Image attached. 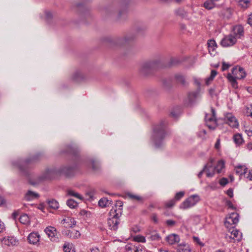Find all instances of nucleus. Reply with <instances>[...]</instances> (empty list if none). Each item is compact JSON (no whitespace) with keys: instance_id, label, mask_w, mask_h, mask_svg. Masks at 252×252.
Listing matches in <instances>:
<instances>
[{"instance_id":"obj_1","label":"nucleus","mask_w":252,"mask_h":252,"mask_svg":"<svg viewBox=\"0 0 252 252\" xmlns=\"http://www.w3.org/2000/svg\"><path fill=\"white\" fill-rule=\"evenodd\" d=\"M167 124L165 120H162L159 124L155 125L153 127L152 139L157 148L162 145L163 140L168 134V132L166 130Z\"/></svg>"},{"instance_id":"obj_2","label":"nucleus","mask_w":252,"mask_h":252,"mask_svg":"<svg viewBox=\"0 0 252 252\" xmlns=\"http://www.w3.org/2000/svg\"><path fill=\"white\" fill-rule=\"evenodd\" d=\"M123 203L122 201L118 200L116 202L114 207L110 211V218L108 219V225L109 229L116 230L118 228L119 223V217L122 212Z\"/></svg>"},{"instance_id":"obj_3","label":"nucleus","mask_w":252,"mask_h":252,"mask_svg":"<svg viewBox=\"0 0 252 252\" xmlns=\"http://www.w3.org/2000/svg\"><path fill=\"white\" fill-rule=\"evenodd\" d=\"M199 200L200 197L198 195H192L181 203L180 208L184 210L187 209L194 206Z\"/></svg>"},{"instance_id":"obj_4","label":"nucleus","mask_w":252,"mask_h":252,"mask_svg":"<svg viewBox=\"0 0 252 252\" xmlns=\"http://www.w3.org/2000/svg\"><path fill=\"white\" fill-rule=\"evenodd\" d=\"M159 62L158 61H152L144 63L141 66L140 72L141 73L146 75L151 70L158 66Z\"/></svg>"},{"instance_id":"obj_5","label":"nucleus","mask_w":252,"mask_h":252,"mask_svg":"<svg viewBox=\"0 0 252 252\" xmlns=\"http://www.w3.org/2000/svg\"><path fill=\"white\" fill-rule=\"evenodd\" d=\"M237 40L232 34L230 33L227 35H225L221 40L220 44L222 47H227L232 46L235 44Z\"/></svg>"},{"instance_id":"obj_6","label":"nucleus","mask_w":252,"mask_h":252,"mask_svg":"<svg viewBox=\"0 0 252 252\" xmlns=\"http://www.w3.org/2000/svg\"><path fill=\"white\" fill-rule=\"evenodd\" d=\"M244 27L241 25H238L233 27L230 33L237 40L238 39H243L244 37Z\"/></svg>"},{"instance_id":"obj_7","label":"nucleus","mask_w":252,"mask_h":252,"mask_svg":"<svg viewBox=\"0 0 252 252\" xmlns=\"http://www.w3.org/2000/svg\"><path fill=\"white\" fill-rule=\"evenodd\" d=\"M37 156H38V155L33 157L30 158H28L25 160L22 161L20 164H17V166L18 167L20 171L22 172L23 175L25 176H27L28 175L27 165L32 161H35L37 158Z\"/></svg>"},{"instance_id":"obj_8","label":"nucleus","mask_w":252,"mask_h":252,"mask_svg":"<svg viewBox=\"0 0 252 252\" xmlns=\"http://www.w3.org/2000/svg\"><path fill=\"white\" fill-rule=\"evenodd\" d=\"M232 74L235 76L238 79L244 78L246 76V73L244 69L239 66H236L233 67L231 70Z\"/></svg>"},{"instance_id":"obj_9","label":"nucleus","mask_w":252,"mask_h":252,"mask_svg":"<svg viewBox=\"0 0 252 252\" xmlns=\"http://www.w3.org/2000/svg\"><path fill=\"white\" fill-rule=\"evenodd\" d=\"M1 242L3 245L8 247L17 246L18 244V240L13 236H7L3 237Z\"/></svg>"},{"instance_id":"obj_10","label":"nucleus","mask_w":252,"mask_h":252,"mask_svg":"<svg viewBox=\"0 0 252 252\" xmlns=\"http://www.w3.org/2000/svg\"><path fill=\"white\" fill-rule=\"evenodd\" d=\"M90 164L92 170L95 172H98L101 170V164L99 160L95 158L90 159Z\"/></svg>"},{"instance_id":"obj_11","label":"nucleus","mask_w":252,"mask_h":252,"mask_svg":"<svg viewBox=\"0 0 252 252\" xmlns=\"http://www.w3.org/2000/svg\"><path fill=\"white\" fill-rule=\"evenodd\" d=\"M205 120L207 126L210 128L214 129L216 126V118L214 117H208V115L206 114L205 116Z\"/></svg>"},{"instance_id":"obj_12","label":"nucleus","mask_w":252,"mask_h":252,"mask_svg":"<svg viewBox=\"0 0 252 252\" xmlns=\"http://www.w3.org/2000/svg\"><path fill=\"white\" fill-rule=\"evenodd\" d=\"M146 237L148 239L151 241H159L161 240L159 234L155 230L147 232Z\"/></svg>"},{"instance_id":"obj_13","label":"nucleus","mask_w":252,"mask_h":252,"mask_svg":"<svg viewBox=\"0 0 252 252\" xmlns=\"http://www.w3.org/2000/svg\"><path fill=\"white\" fill-rule=\"evenodd\" d=\"M180 237L176 234H171L166 237V240L170 245H173L179 242Z\"/></svg>"},{"instance_id":"obj_14","label":"nucleus","mask_w":252,"mask_h":252,"mask_svg":"<svg viewBox=\"0 0 252 252\" xmlns=\"http://www.w3.org/2000/svg\"><path fill=\"white\" fill-rule=\"evenodd\" d=\"M63 153L72 155L73 156H76L77 154V146L72 143L67 145L65 147V151Z\"/></svg>"},{"instance_id":"obj_15","label":"nucleus","mask_w":252,"mask_h":252,"mask_svg":"<svg viewBox=\"0 0 252 252\" xmlns=\"http://www.w3.org/2000/svg\"><path fill=\"white\" fill-rule=\"evenodd\" d=\"M209 52L211 55L215 56V50L217 47V43L215 40L210 39L207 42Z\"/></svg>"},{"instance_id":"obj_16","label":"nucleus","mask_w":252,"mask_h":252,"mask_svg":"<svg viewBox=\"0 0 252 252\" xmlns=\"http://www.w3.org/2000/svg\"><path fill=\"white\" fill-rule=\"evenodd\" d=\"M28 240L30 244H36L39 241V235L37 233L32 232L29 235Z\"/></svg>"},{"instance_id":"obj_17","label":"nucleus","mask_w":252,"mask_h":252,"mask_svg":"<svg viewBox=\"0 0 252 252\" xmlns=\"http://www.w3.org/2000/svg\"><path fill=\"white\" fill-rule=\"evenodd\" d=\"M239 221V214L236 213H232L230 215V216L226 221L225 223L227 222L229 223L236 224Z\"/></svg>"},{"instance_id":"obj_18","label":"nucleus","mask_w":252,"mask_h":252,"mask_svg":"<svg viewBox=\"0 0 252 252\" xmlns=\"http://www.w3.org/2000/svg\"><path fill=\"white\" fill-rule=\"evenodd\" d=\"M227 78L228 81L231 83L232 87L234 89H237L238 87L237 79H238L235 76L230 73H228L227 76Z\"/></svg>"},{"instance_id":"obj_19","label":"nucleus","mask_w":252,"mask_h":252,"mask_svg":"<svg viewBox=\"0 0 252 252\" xmlns=\"http://www.w3.org/2000/svg\"><path fill=\"white\" fill-rule=\"evenodd\" d=\"M39 194L31 190H29L25 195V199L27 201H31L39 197Z\"/></svg>"},{"instance_id":"obj_20","label":"nucleus","mask_w":252,"mask_h":252,"mask_svg":"<svg viewBox=\"0 0 252 252\" xmlns=\"http://www.w3.org/2000/svg\"><path fill=\"white\" fill-rule=\"evenodd\" d=\"M177 250L178 252H190L191 251L189 245L186 243H182L178 245Z\"/></svg>"},{"instance_id":"obj_21","label":"nucleus","mask_w":252,"mask_h":252,"mask_svg":"<svg viewBox=\"0 0 252 252\" xmlns=\"http://www.w3.org/2000/svg\"><path fill=\"white\" fill-rule=\"evenodd\" d=\"M134 38V36L133 35H127L124 38L118 39L117 42L119 44H125L133 40Z\"/></svg>"},{"instance_id":"obj_22","label":"nucleus","mask_w":252,"mask_h":252,"mask_svg":"<svg viewBox=\"0 0 252 252\" xmlns=\"http://www.w3.org/2000/svg\"><path fill=\"white\" fill-rule=\"evenodd\" d=\"M217 2L214 0H207L203 3V6L208 10H211L216 6Z\"/></svg>"},{"instance_id":"obj_23","label":"nucleus","mask_w":252,"mask_h":252,"mask_svg":"<svg viewBox=\"0 0 252 252\" xmlns=\"http://www.w3.org/2000/svg\"><path fill=\"white\" fill-rule=\"evenodd\" d=\"M199 89L196 91L189 93L188 97L190 103L193 102L199 95Z\"/></svg>"},{"instance_id":"obj_24","label":"nucleus","mask_w":252,"mask_h":252,"mask_svg":"<svg viewBox=\"0 0 252 252\" xmlns=\"http://www.w3.org/2000/svg\"><path fill=\"white\" fill-rule=\"evenodd\" d=\"M227 123L232 127H237L239 126L236 118L234 116L228 117Z\"/></svg>"},{"instance_id":"obj_25","label":"nucleus","mask_w":252,"mask_h":252,"mask_svg":"<svg viewBox=\"0 0 252 252\" xmlns=\"http://www.w3.org/2000/svg\"><path fill=\"white\" fill-rule=\"evenodd\" d=\"M233 138L234 143L238 146L242 145L244 142L242 135L240 133L234 134Z\"/></svg>"},{"instance_id":"obj_26","label":"nucleus","mask_w":252,"mask_h":252,"mask_svg":"<svg viewBox=\"0 0 252 252\" xmlns=\"http://www.w3.org/2000/svg\"><path fill=\"white\" fill-rule=\"evenodd\" d=\"M44 231L49 237H54L56 234V229L54 227L49 226L45 229Z\"/></svg>"},{"instance_id":"obj_27","label":"nucleus","mask_w":252,"mask_h":252,"mask_svg":"<svg viewBox=\"0 0 252 252\" xmlns=\"http://www.w3.org/2000/svg\"><path fill=\"white\" fill-rule=\"evenodd\" d=\"M242 234L238 230H233L231 232V237L237 241H240L242 239Z\"/></svg>"},{"instance_id":"obj_28","label":"nucleus","mask_w":252,"mask_h":252,"mask_svg":"<svg viewBox=\"0 0 252 252\" xmlns=\"http://www.w3.org/2000/svg\"><path fill=\"white\" fill-rule=\"evenodd\" d=\"M175 79L177 83H180L183 86H186L187 82L185 77L180 74H177L175 75Z\"/></svg>"},{"instance_id":"obj_29","label":"nucleus","mask_w":252,"mask_h":252,"mask_svg":"<svg viewBox=\"0 0 252 252\" xmlns=\"http://www.w3.org/2000/svg\"><path fill=\"white\" fill-rule=\"evenodd\" d=\"M62 222L63 223H66L68 224L67 226L72 227L73 226L76 225L77 222L74 218L69 217L67 219H65L62 220Z\"/></svg>"},{"instance_id":"obj_30","label":"nucleus","mask_w":252,"mask_h":252,"mask_svg":"<svg viewBox=\"0 0 252 252\" xmlns=\"http://www.w3.org/2000/svg\"><path fill=\"white\" fill-rule=\"evenodd\" d=\"M235 170L236 174L241 176L246 173L247 168L245 166L238 165L236 167Z\"/></svg>"},{"instance_id":"obj_31","label":"nucleus","mask_w":252,"mask_h":252,"mask_svg":"<svg viewBox=\"0 0 252 252\" xmlns=\"http://www.w3.org/2000/svg\"><path fill=\"white\" fill-rule=\"evenodd\" d=\"M111 203V201H109L107 198L103 197L99 200L98 201V205L102 208L106 207L109 206Z\"/></svg>"},{"instance_id":"obj_32","label":"nucleus","mask_w":252,"mask_h":252,"mask_svg":"<svg viewBox=\"0 0 252 252\" xmlns=\"http://www.w3.org/2000/svg\"><path fill=\"white\" fill-rule=\"evenodd\" d=\"M19 220L20 222L24 224H29L30 222L29 217L26 214L22 215Z\"/></svg>"},{"instance_id":"obj_33","label":"nucleus","mask_w":252,"mask_h":252,"mask_svg":"<svg viewBox=\"0 0 252 252\" xmlns=\"http://www.w3.org/2000/svg\"><path fill=\"white\" fill-rule=\"evenodd\" d=\"M224 167V161L221 160L218 162L217 165L213 168L218 173H220Z\"/></svg>"},{"instance_id":"obj_34","label":"nucleus","mask_w":252,"mask_h":252,"mask_svg":"<svg viewBox=\"0 0 252 252\" xmlns=\"http://www.w3.org/2000/svg\"><path fill=\"white\" fill-rule=\"evenodd\" d=\"M51 172V171L49 170H47L42 175L39 177L38 181L42 182L45 180L50 179Z\"/></svg>"},{"instance_id":"obj_35","label":"nucleus","mask_w":252,"mask_h":252,"mask_svg":"<svg viewBox=\"0 0 252 252\" xmlns=\"http://www.w3.org/2000/svg\"><path fill=\"white\" fill-rule=\"evenodd\" d=\"M239 5L245 9L249 7L251 4V0H239Z\"/></svg>"},{"instance_id":"obj_36","label":"nucleus","mask_w":252,"mask_h":252,"mask_svg":"<svg viewBox=\"0 0 252 252\" xmlns=\"http://www.w3.org/2000/svg\"><path fill=\"white\" fill-rule=\"evenodd\" d=\"M77 232H78L77 231H76L75 233L73 231H71L70 230H65L63 232V234L65 235H66L67 236H68L69 238H72L75 239V238H78V235L77 234Z\"/></svg>"},{"instance_id":"obj_37","label":"nucleus","mask_w":252,"mask_h":252,"mask_svg":"<svg viewBox=\"0 0 252 252\" xmlns=\"http://www.w3.org/2000/svg\"><path fill=\"white\" fill-rule=\"evenodd\" d=\"M91 212L86 210L83 209L80 211V216H82L84 220H87L91 216Z\"/></svg>"},{"instance_id":"obj_38","label":"nucleus","mask_w":252,"mask_h":252,"mask_svg":"<svg viewBox=\"0 0 252 252\" xmlns=\"http://www.w3.org/2000/svg\"><path fill=\"white\" fill-rule=\"evenodd\" d=\"M217 74V72L215 70H212L211 72V74L210 76L207 78L205 80V83L207 85H209L210 84V82L213 80Z\"/></svg>"},{"instance_id":"obj_39","label":"nucleus","mask_w":252,"mask_h":252,"mask_svg":"<svg viewBox=\"0 0 252 252\" xmlns=\"http://www.w3.org/2000/svg\"><path fill=\"white\" fill-rule=\"evenodd\" d=\"M48 205L50 208L57 209L59 208V203L55 200L52 199L48 201Z\"/></svg>"},{"instance_id":"obj_40","label":"nucleus","mask_w":252,"mask_h":252,"mask_svg":"<svg viewBox=\"0 0 252 252\" xmlns=\"http://www.w3.org/2000/svg\"><path fill=\"white\" fill-rule=\"evenodd\" d=\"M126 250L127 252H133L137 251V246L132 244H128L126 246Z\"/></svg>"},{"instance_id":"obj_41","label":"nucleus","mask_w":252,"mask_h":252,"mask_svg":"<svg viewBox=\"0 0 252 252\" xmlns=\"http://www.w3.org/2000/svg\"><path fill=\"white\" fill-rule=\"evenodd\" d=\"M66 204L67 206L70 208H74L78 205V203L73 199H68L67 201Z\"/></svg>"},{"instance_id":"obj_42","label":"nucleus","mask_w":252,"mask_h":252,"mask_svg":"<svg viewBox=\"0 0 252 252\" xmlns=\"http://www.w3.org/2000/svg\"><path fill=\"white\" fill-rule=\"evenodd\" d=\"M127 195L128 197L132 200H137L138 201H142V198L139 195L133 194L131 193H128Z\"/></svg>"},{"instance_id":"obj_43","label":"nucleus","mask_w":252,"mask_h":252,"mask_svg":"<svg viewBox=\"0 0 252 252\" xmlns=\"http://www.w3.org/2000/svg\"><path fill=\"white\" fill-rule=\"evenodd\" d=\"M133 239L135 241L137 242H142V243H145L146 242V239L144 236L138 235L135 236Z\"/></svg>"},{"instance_id":"obj_44","label":"nucleus","mask_w":252,"mask_h":252,"mask_svg":"<svg viewBox=\"0 0 252 252\" xmlns=\"http://www.w3.org/2000/svg\"><path fill=\"white\" fill-rule=\"evenodd\" d=\"M185 191H181L176 193L174 199L176 201L180 200L185 195Z\"/></svg>"},{"instance_id":"obj_45","label":"nucleus","mask_w":252,"mask_h":252,"mask_svg":"<svg viewBox=\"0 0 252 252\" xmlns=\"http://www.w3.org/2000/svg\"><path fill=\"white\" fill-rule=\"evenodd\" d=\"M177 201L175 200L174 198L167 201V202H166L165 203V206L167 207V208H170V207H172V206H173L176 202Z\"/></svg>"},{"instance_id":"obj_46","label":"nucleus","mask_w":252,"mask_h":252,"mask_svg":"<svg viewBox=\"0 0 252 252\" xmlns=\"http://www.w3.org/2000/svg\"><path fill=\"white\" fill-rule=\"evenodd\" d=\"M78 79H79V72L78 71H76L71 76V79L73 81L77 82L78 80Z\"/></svg>"},{"instance_id":"obj_47","label":"nucleus","mask_w":252,"mask_h":252,"mask_svg":"<svg viewBox=\"0 0 252 252\" xmlns=\"http://www.w3.org/2000/svg\"><path fill=\"white\" fill-rule=\"evenodd\" d=\"M67 195H70V196H73L77 198H79V194L77 192H75L72 190H68L67 191Z\"/></svg>"},{"instance_id":"obj_48","label":"nucleus","mask_w":252,"mask_h":252,"mask_svg":"<svg viewBox=\"0 0 252 252\" xmlns=\"http://www.w3.org/2000/svg\"><path fill=\"white\" fill-rule=\"evenodd\" d=\"M228 183V180L227 178H222L221 179H220L219 181L220 184L222 186H225L226 185H227Z\"/></svg>"},{"instance_id":"obj_49","label":"nucleus","mask_w":252,"mask_h":252,"mask_svg":"<svg viewBox=\"0 0 252 252\" xmlns=\"http://www.w3.org/2000/svg\"><path fill=\"white\" fill-rule=\"evenodd\" d=\"M205 171L206 172V176L208 177H213L215 173V171L214 170V169H213V170L211 172L210 171L209 169H206V170H205Z\"/></svg>"},{"instance_id":"obj_50","label":"nucleus","mask_w":252,"mask_h":252,"mask_svg":"<svg viewBox=\"0 0 252 252\" xmlns=\"http://www.w3.org/2000/svg\"><path fill=\"white\" fill-rule=\"evenodd\" d=\"M226 205L228 208L231 209L232 210H235L236 207H234L232 202L230 200H227L226 201Z\"/></svg>"},{"instance_id":"obj_51","label":"nucleus","mask_w":252,"mask_h":252,"mask_svg":"<svg viewBox=\"0 0 252 252\" xmlns=\"http://www.w3.org/2000/svg\"><path fill=\"white\" fill-rule=\"evenodd\" d=\"M179 63V61L176 58H171L170 62V65H175Z\"/></svg>"},{"instance_id":"obj_52","label":"nucleus","mask_w":252,"mask_h":252,"mask_svg":"<svg viewBox=\"0 0 252 252\" xmlns=\"http://www.w3.org/2000/svg\"><path fill=\"white\" fill-rule=\"evenodd\" d=\"M63 251L64 252H74V250L72 249L69 246L65 245L63 246Z\"/></svg>"},{"instance_id":"obj_53","label":"nucleus","mask_w":252,"mask_h":252,"mask_svg":"<svg viewBox=\"0 0 252 252\" xmlns=\"http://www.w3.org/2000/svg\"><path fill=\"white\" fill-rule=\"evenodd\" d=\"M176 223L175 221L172 220H168L166 221V224L169 226H173Z\"/></svg>"},{"instance_id":"obj_54","label":"nucleus","mask_w":252,"mask_h":252,"mask_svg":"<svg viewBox=\"0 0 252 252\" xmlns=\"http://www.w3.org/2000/svg\"><path fill=\"white\" fill-rule=\"evenodd\" d=\"M193 238L194 241L196 242L198 245L202 247L204 246V244L200 241V239L198 237L194 236Z\"/></svg>"},{"instance_id":"obj_55","label":"nucleus","mask_w":252,"mask_h":252,"mask_svg":"<svg viewBox=\"0 0 252 252\" xmlns=\"http://www.w3.org/2000/svg\"><path fill=\"white\" fill-rule=\"evenodd\" d=\"M246 113L248 116L252 117V105L250 107L247 108Z\"/></svg>"},{"instance_id":"obj_56","label":"nucleus","mask_w":252,"mask_h":252,"mask_svg":"<svg viewBox=\"0 0 252 252\" xmlns=\"http://www.w3.org/2000/svg\"><path fill=\"white\" fill-rule=\"evenodd\" d=\"M175 13L178 15L183 16L184 15V11L182 9H178L175 10Z\"/></svg>"},{"instance_id":"obj_57","label":"nucleus","mask_w":252,"mask_h":252,"mask_svg":"<svg viewBox=\"0 0 252 252\" xmlns=\"http://www.w3.org/2000/svg\"><path fill=\"white\" fill-rule=\"evenodd\" d=\"M45 17L47 20H50V19H52V18L53 17V14H52V12L50 11H46L45 12Z\"/></svg>"},{"instance_id":"obj_58","label":"nucleus","mask_w":252,"mask_h":252,"mask_svg":"<svg viewBox=\"0 0 252 252\" xmlns=\"http://www.w3.org/2000/svg\"><path fill=\"white\" fill-rule=\"evenodd\" d=\"M230 65L229 64L226 63L225 62H223L221 67L222 70L224 71L230 67Z\"/></svg>"},{"instance_id":"obj_59","label":"nucleus","mask_w":252,"mask_h":252,"mask_svg":"<svg viewBox=\"0 0 252 252\" xmlns=\"http://www.w3.org/2000/svg\"><path fill=\"white\" fill-rule=\"evenodd\" d=\"M151 218H152V220L155 223H157L158 222V219L157 216L156 214H153L152 215Z\"/></svg>"},{"instance_id":"obj_60","label":"nucleus","mask_w":252,"mask_h":252,"mask_svg":"<svg viewBox=\"0 0 252 252\" xmlns=\"http://www.w3.org/2000/svg\"><path fill=\"white\" fill-rule=\"evenodd\" d=\"M227 194L230 197H232L233 196V190L231 188L229 189L226 191Z\"/></svg>"},{"instance_id":"obj_61","label":"nucleus","mask_w":252,"mask_h":252,"mask_svg":"<svg viewBox=\"0 0 252 252\" xmlns=\"http://www.w3.org/2000/svg\"><path fill=\"white\" fill-rule=\"evenodd\" d=\"M206 168H207V165H205L204 166L203 169L200 172H199V173L198 174V178H200L202 177V175L203 172L205 171V170H206Z\"/></svg>"},{"instance_id":"obj_62","label":"nucleus","mask_w":252,"mask_h":252,"mask_svg":"<svg viewBox=\"0 0 252 252\" xmlns=\"http://www.w3.org/2000/svg\"><path fill=\"white\" fill-rule=\"evenodd\" d=\"M215 148L217 149H219L220 148V139L219 138L217 139L215 143Z\"/></svg>"},{"instance_id":"obj_63","label":"nucleus","mask_w":252,"mask_h":252,"mask_svg":"<svg viewBox=\"0 0 252 252\" xmlns=\"http://www.w3.org/2000/svg\"><path fill=\"white\" fill-rule=\"evenodd\" d=\"M82 252H99V251L97 248H95L93 249L90 248V250L87 251V252L82 251Z\"/></svg>"},{"instance_id":"obj_64","label":"nucleus","mask_w":252,"mask_h":252,"mask_svg":"<svg viewBox=\"0 0 252 252\" xmlns=\"http://www.w3.org/2000/svg\"><path fill=\"white\" fill-rule=\"evenodd\" d=\"M247 178L249 179L250 180L252 181V170L249 171V173L248 174Z\"/></svg>"}]
</instances>
